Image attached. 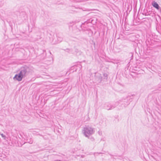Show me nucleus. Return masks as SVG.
<instances>
[{
  "label": "nucleus",
  "mask_w": 161,
  "mask_h": 161,
  "mask_svg": "<svg viewBox=\"0 0 161 161\" xmlns=\"http://www.w3.org/2000/svg\"><path fill=\"white\" fill-rule=\"evenodd\" d=\"M32 72V68L26 66L21 67L19 70V73L16 74L13 79L14 80L21 81L22 79L25 78Z\"/></svg>",
  "instance_id": "1"
},
{
  "label": "nucleus",
  "mask_w": 161,
  "mask_h": 161,
  "mask_svg": "<svg viewBox=\"0 0 161 161\" xmlns=\"http://www.w3.org/2000/svg\"><path fill=\"white\" fill-rule=\"evenodd\" d=\"M95 132V128L89 125H85L82 130L83 133L86 137H88L90 135H92Z\"/></svg>",
  "instance_id": "2"
},
{
  "label": "nucleus",
  "mask_w": 161,
  "mask_h": 161,
  "mask_svg": "<svg viewBox=\"0 0 161 161\" xmlns=\"http://www.w3.org/2000/svg\"><path fill=\"white\" fill-rule=\"evenodd\" d=\"M70 9L72 11L75 12H81V11H90L91 10L89 9H87L85 8H81L76 7L75 6L70 7Z\"/></svg>",
  "instance_id": "3"
},
{
  "label": "nucleus",
  "mask_w": 161,
  "mask_h": 161,
  "mask_svg": "<svg viewBox=\"0 0 161 161\" xmlns=\"http://www.w3.org/2000/svg\"><path fill=\"white\" fill-rule=\"evenodd\" d=\"M129 98L127 97L126 98L122 99L117 102H119V105L120 104L121 105V106L122 107H125L129 104L130 101H129Z\"/></svg>",
  "instance_id": "4"
},
{
  "label": "nucleus",
  "mask_w": 161,
  "mask_h": 161,
  "mask_svg": "<svg viewBox=\"0 0 161 161\" xmlns=\"http://www.w3.org/2000/svg\"><path fill=\"white\" fill-rule=\"evenodd\" d=\"M93 20H89L86 22L82 24L81 26V27L82 29L84 31L88 30L89 29V26L91 25V23H93Z\"/></svg>",
  "instance_id": "5"
},
{
  "label": "nucleus",
  "mask_w": 161,
  "mask_h": 161,
  "mask_svg": "<svg viewBox=\"0 0 161 161\" xmlns=\"http://www.w3.org/2000/svg\"><path fill=\"white\" fill-rule=\"evenodd\" d=\"M119 102H116L113 104H112L109 103H107L105 104L104 108L108 110H111L115 108L116 106L119 105Z\"/></svg>",
  "instance_id": "6"
},
{
  "label": "nucleus",
  "mask_w": 161,
  "mask_h": 161,
  "mask_svg": "<svg viewBox=\"0 0 161 161\" xmlns=\"http://www.w3.org/2000/svg\"><path fill=\"white\" fill-rule=\"evenodd\" d=\"M95 80L96 83H99L101 82L103 78L101 75L98 73H96L94 76Z\"/></svg>",
  "instance_id": "7"
},
{
  "label": "nucleus",
  "mask_w": 161,
  "mask_h": 161,
  "mask_svg": "<svg viewBox=\"0 0 161 161\" xmlns=\"http://www.w3.org/2000/svg\"><path fill=\"white\" fill-rule=\"evenodd\" d=\"M56 37L57 39H54L53 40L52 43L53 44H56L60 43L62 42L63 40L62 37L60 36H57Z\"/></svg>",
  "instance_id": "8"
},
{
  "label": "nucleus",
  "mask_w": 161,
  "mask_h": 161,
  "mask_svg": "<svg viewBox=\"0 0 161 161\" xmlns=\"http://www.w3.org/2000/svg\"><path fill=\"white\" fill-rule=\"evenodd\" d=\"M153 7L156 8L158 10L160 8V7L157 2H154L152 4Z\"/></svg>",
  "instance_id": "9"
},
{
  "label": "nucleus",
  "mask_w": 161,
  "mask_h": 161,
  "mask_svg": "<svg viewBox=\"0 0 161 161\" xmlns=\"http://www.w3.org/2000/svg\"><path fill=\"white\" fill-rule=\"evenodd\" d=\"M0 135H1L2 137L3 138L4 140H7V137H6L5 135H4L3 133H0Z\"/></svg>",
  "instance_id": "10"
},
{
  "label": "nucleus",
  "mask_w": 161,
  "mask_h": 161,
  "mask_svg": "<svg viewBox=\"0 0 161 161\" xmlns=\"http://www.w3.org/2000/svg\"><path fill=\"white\" fill-rule=\"evenodd\" d=\"M103 76L104 79H106V80L107 79L108 75L107 73H103Z\"/></svg>",
  "instance_id": "11"
},
{
  "label": "nucleus",
  "mask_w": 161,
  "mask_h": 161,
  "mask_svg": "<svg viewBox=\"0 0 161 161\" xmlns=\"http://www.w3.org/2000/svg\"><path fill=\"white\" fill-rule=\"evenodd\" d=\"M3 3V0H0V7L2 6Z\"/></svg>",
  "instance_id": "12"
},
{
  "label": "nucleus",
  "mask_w": 161,
  "mask_h": 161,
  "mask_svg": "<svg viewBox=\"0 0 161 161\" xmlns=\"http://www.w3.org/2000/svg\"><path fill=\"white\" fill-rule=\"evenodd\" d=\"M89 139L92 142H94L95 141L94 138L92 137H91L89 138Z\"/></svg>",
  "instance_id": "13"
},
{
  "label": "nucleus",
  "mask_w": 161,
  "mask_h": 161,
  "mask_svg": "<svg viewBox=\"0 0 161 161\" xmlns=\"http://www.w3.org/2000/svg\"><path fill=\"white\" fill-rule=\"evenodd\" d=\"M29 143L30 144H32L33 143V141L32 140H31L30 142H29Z\"/></svg>",
  "instance_id": "14"
},
{
  "label": "nucleus",
  "mask_w": 161,
  "mask_h": 161,
  "mask_svg": "<svg viewBox=\"0 0 161 161\" xmlns=\"http://www.w3.org/2000/svg\"><path fill=\"white\" fill-rule=\"evenodd\" d=\"M75 40H74V41H76V40H78V39L77 38H75Z\"/></svg>",
  "instance_id": "15"
},
{
  "label": "nucleus",
  "mask_w": 161,
  "mask_h": 161,
  "mask_svg": "<svg viewBox=\"0 0 161 161\" xmlns=\"http://www.w3.org/2000/svg\"><path fill=\"white\" fill-rule=\"evenodd\" d=\"M86 0H81V1H80V2H83V1H86Z\"/></svg>",
  "instance_id": "16"
},
{
  "label": "nucleus",
  "mask_w": 161,
  "mask_h": 161,
  "mask_svg": "<svg viewBox=\"0 0 161 161\" xmlns=\"http://www.w3.org/2000/svg\"><path fill=\"white\" fill-rule=\"evenodd\" d=\"M76 52H77V51H78V50L77 49H76Z\"/></svg>",
  "instance_id": "17"
},
{
  "label": "nucleus",
  "mask_w": 161,
  "mask_h": 161,
  "mask_svg": "<svg viewBox=\"0 0 161 161\" xmlns=\"http://www.w3.org/2000/svg\"><path fill=\"white\" fill-rule=\"evenodd\" d=\"M98 153V154H102V153Z\"/></svg>",
  "instance_id": "18"
},
{
  "label": "nucleus",
  "mask_w": 161,
  "mask_h": 161,
  "mask_svg": "<svg viewBox=\"0 0 161 161\" xmlns=\"http://www.w3.org/2000/svg\"><path fill=\"white\" fill-rule=\"evenodd\" d=\"M79 54H80V51H79Z\"/></svg>",
  "instance_id": "19"
}]
</instances>
